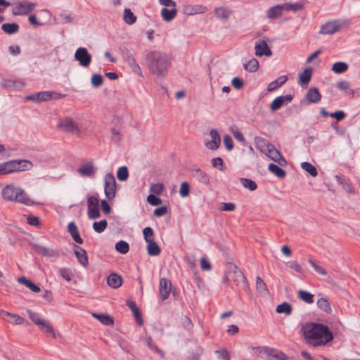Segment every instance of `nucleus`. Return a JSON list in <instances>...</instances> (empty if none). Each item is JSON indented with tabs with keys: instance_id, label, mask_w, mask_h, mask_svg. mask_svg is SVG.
Masks as SVG:
<instances>
[{
	"instance_id": "obj_24",
	"label": "nucleus",
	"mask_w": 360,
	"mask_h": 360,
	"mask_svg": "<svg viewBox=\"0 0 360 360\" xmlns=\"http://www.w3.org/2000/svg\"><path fill=\"white\" fill-rule=\"evenodd\" d=\"M177 14V9L176 7L172 8V9H168L167 8H162L161 9V16L165 22H170L173 19L175 18Z\"/></svg>"
},
{
	"instance_id": "obj_26",
	"label": "nucleus",
	"mask_w": 360,
	"mask_h": 360,
	"mask_svg": "<svg viewBox=\"0 0 360 360\" xmlns=\"http://www.w3.org/2000/svg\"><path fill=\"white\" fill-rule=\"evenodd\" d=\"M34 249L37 254L41 255L45 257H55L56 255V250L46 248L40 245H34Z\"/></svg>"
},
{
	"instance_id": "obj_38",
	"label": "nucleus",
	"mask_w": 360,
	"mask_h": 360,
	"mask_svg": "<svg viewBox=\"0 0 360 360\" xmlns=\"http://www.w3.org/2000/svg\"><path fill=\"white\" fill-rule=\"evenodd\" d=\"M268 169L280 179H283L286 175V172L284 169L274 163L269 165Z\"/></svg>"
},
{
	"instance_id": "obj_56",
	"label": "nucleus",
	"mask_w": 360,
	"mask_h": 360,
	"mask_svg": "<svg viewBox=\"0 0 360 360\" xmlns=\"http://www.w3.org/2000/svg\"><path fill=\"white\" fill-rule=\"evenodd\" d=\"M308 262L316 273L322 276L327 274V271L323 267L317 264L313 259L310 258L308 259Z\"/></svg>"
},
{
	"instance_id": "obj_54",
	"label": "nucleus",
	"mask_w": 360,
	"mask_h": 360,
	"mask_svg": "<svg viewBox=\"0 0 360 360\" xmlns=\"http://www.w3.org/2000/svg\"><path fill=\"white\" fill-rule=\"evenodd\" d=\"M129 176L128 169L125 166L120 167L117 172V177L120 181H125Z\"/></svg>"
},
{
	"instance_id": "obj_16",
	"label": "nucleus",
	"mask_w": 360,
	"mask_h": 360,
	"mask_svg": "<svg viewBox=\"0 0 360 360\" xmlns=\"http://www.w3.org/2000/svg\"><path fill=\"white\" fill-rule=\"evenodd\" d=\"M19 187H15L13 185L6 186L2 191V196L6 200L15 201L18 196Z\"/></svg>"
},
{
	"instance_id": "obj_63",
	"label": "nucleus",
	"mask_w": 360,
	"mask_h": 360,
	"mask_svg": "<svg viewBox=\"0 0 360 360\" xmlns=\"http://www.w3.org/2000/svg\"><path fill=\"white\" fill-rule=\"evenodd\" d=\"M147 201L148 203L153 206H157L162 204V200L153 194H150L147 197Z\"/></svg>"
},
{
	"instance_id": "obj_39",
	"label": "nucleus",
	"mask_w": 360,
	"mask_h": 360,
	"mask_svg": "<svg viewBox=\"0 0 360 360\" xmlns=\"http://www.w3.org/2000/svg\"><path fill=\"white\" fill-rule=\"evenodd\" d=\"M148 254L150 256H158L161 252V249L158 244L155 241L147 243Z\"/></svg>"
},
{
	"instance_id": "obj_4",
	"label": "nucleus",
	"mask_w": 360,
	"mask_h": 360,
	"mask_svg": "<svg viewBox=\"0 0 360 360\" xmlns=\"http://www.w3.org/2000/svg\"><path fill=\"white\" fill-rule=\"evenodd\" d=\"M252 349L259 354H264L266 355V359L267 360H271L273 359L278 360H288V356L285 353L276 349L269 347H254Z\"/></svg>"
},
{
	"instance_id": "obj_18",
	"label": "nucleus",
	"mask_w": 360,
	"mask_h": 360,
	"mask_svg": "<svg viewBox=\"0 0 360 360\" xmlns=\"http://www.w3.org/2000/svg\"><path fill=\"white\" fill-rule=\"evenodd\" d=\"M255 143L258 150L262 153H265L269 148H274V145L268 140L261 136L255 137Z\"/></svg>"
},
{
	"instance_id": "obj_35",
	"label": "nucleus",
	"mask_w": 360,
	"mask_h": 360,
	"mask_svg": "<svg viewBox=\"0 0 360 360\" xmlns=\"http://www.w3.org/2000/svg\"><path fill=\"white\" fill-rule=\"evenodd\" d=\"M256 289L257 291L262 296H265L269 293L266 284L259 276H257L256 278Z\"/></svg>"
},
{
	"instance_id": "obj_21",
	"label": "nucleus",
	"mask_w": 360,
	"mask_h": 360,
	"mask_svg": "<svg viewBox=\"0 0 360 360\" xmlns=\"http://www.w3.org/2000/svg\"><path fill=\"white\" fill-rule=\"evenodd\" d=\"M15 172L30 170L32 168L33 164L28 160H14Z\"/></svg>"
},
{
	"instance_id": "obj_51",
	"label": "nucleus",
	"mask_w": 360,
	"mask_h": 360,
	"mask_svg": "<svg viewBox=\"0 0 360 360\" xmlns=\"http://www.w3.org/2000/svg\"><path fill=\"white\" fill-rule=\"evenodd\" d=\"M115 250L121 254H126L129 250V245L126 241L120 240L115 244Z\"/></svg>"
},
{
	"instance_id": "obj_43",
	"label": "nucleus",
	"mask_w": 360,
	"mask_h": 360,
	"mask_svg": "<svg viewBox=\"0 0 360 360\" xmlns=\"http://www.w3.org/2000/svg\"><path fill=\"white\" fill-rule=\"evenodd\" d=\"M146 344L148 347L151 349L155 351L158 354H159L162 358H165V354L163 350L160 349L154 342L150 336L147 337L146 339Z\"/></svg>"
},
{
	"instance_id": "obj_6",
	"label": "nucleus",
	"mask_w": 360,
	"mask_h": 360,
	"mask_svg": "<svg viewBox=\"0 0 360 360\" xmlns=\"http://www.w3.org/2000/svg\"><path fill=\"white\" fill-rule=\"evenodd\" d=\"M37 4L32 2L21 1L15 3L12 10V14L16 15H26L33 11Z\"/></svg>"
},
{
	"instance_id": "obj_52",
	"label": "nucleus",
	"mask_w": 360,
	"mask_h": 360,
	"mask_svg": "<svg viewBox=\"0 0 360 360\" xmlns=\"http://www.w3.org/2000/svg\"><path fill=\"white\" fill-rule=\"evenodd\" d=\"M143 234L146 243L154 240V232L151 227H146L143 230Z\"/></svg>"
},
{
	"instance_id": "obj_13",
	"label": "nucleus",
	"mask_w": 360,
	"mask_h": 360,
	"mask_svg": "<svg viewBox=\"0 0 360 360\" xmlns=\"http://www.w3.org/2000/svg\"><path fill=\"white\" fill-rule=\"evenodd\" d=\"M73 250L78 262L83 266L87 267L89 265V259L86 250L77 245H73Z\"/></svg>"
},
{
	"instance_id": "obj_11",
	"label": "nucleus",
	"mask_w": 360,
	"mask_h": 360,
	"mask_svg": "<svg viewBox=\"0 0 360 360\" xmlns=\"http://www.w3.org/2000/svg\"><path fill=\"white\" fill-rule=\"evenodd\" d=\"M124 58L134 72L139 76H142V71L140 66L136 63L135 58L129 50H126L125 53H124Z\"/></svg>"
},
{
	"instance_id": "obj_15",
	"label": "nucleus",
	"mask_w": 360,
	"mask_h": 360,
	"mask_svg": "<svg viewBox=\"0 0 360 360\" xmlns=\"http://www.w3.org/2000/svg\"><path fill=\"white\" fill-rule=\"evenodd\" d=\"M210 135L212 140L205 143L206 147L210 150H217L221 144V139L219 132L216 129H211Z\"/></svg>"
},
{
	"instance_id": "obj_59",
	"label": "nucleus",
	"mask_w": 360,
	"mask_h": 360,
	"mask_svg": "<svg viewBox=\"0 0 360 360\" xmlns=\"http://www.w3.org/2000/svg\"><path fill=\"white\" fill-rule=\"evenodd\" d=\"M91 84L94 87H99L101 86L103 83V78L102 75L98 74H94L91 77Z\"/></svg>"
},
{
	"instance_id": "obj_33",
	"label": "nucleus",
	"mask_w": 360,
	"mask_h": 360,
	"mask_svg": "<svg viewBox=\"0 0 360 360\" xmlns=\"http://www.w3.org/2000/svg\"><path fill=\"white\" fill-rule=\"evenodd\" d=\"M18 283L25 285L27 288L30 289L34 292H40V288L33 283L32 281L27 279L25 276H21L18 279Z\"/></svg>"
},
{
	"instance_id": "obj_8",
	"label": "nucleus",
	"mask_w": 360,
	"mask_h": 360,
	"mask_svg": "<svg viewBox=\"0 0 360 360\" xmlns=\"http://www.w3.org/2000/svg\"><path fill=\"white\" fill-rule=\"evenodd\" d=\"M75 58L81 66L86 68L91 63L92 57L86 48L79 47L75 53Z\"/></svg>"
},
{
	"instance_id": "obj_12",
	"label": "nucleus",
	"mask_w": 360,
	"mask_h": 360,
	"mask_svg": "<svg viewBox=\"0 0 360 360\" xmlns=\"http://www.w3.org/2000/svg\"><path fill=\"white\" fill-rule=\"evenodd\" d=\"M255 49V55L259 57L263 56H271L272 55L271 50L269 47L267 43L264 40L256 41Z\"/></svg>"
},
{
	"instance_id": "obj_37",
	"label": "nucleus",
	"mask_w": 360,
	"mask_h": 360,
	"mask_svg": "<svg viewBox=\"0 0 360 360\" xmlns=\"http://www.w3.org/2000/svg\"><path fill=\"white\" fill-rule=\"evenodd\" d=\"M20 27L18 23H4L1 25V30L8 34H13L18 32Z\"/></svg>"
},
{
	"instance_id": "obj_44",
	"label": "nucleus",
	"mask_w": 360,
	"mask_h": 360,
	"mask_svg": "<svg viewBox=\"0 0 360 360\" xmlns=\"http://www.w3.org/2000/svg\"><path fill=\"white\" fill-rule=\"evenodd\" d=\"M318 307L323 311L330 314L332 311L330 303L326 298H320L317 301Z\"/></svg>"
},
{
	"instance_id": "obj_22",
	"label": "nucleus",
	"mask_w": 360,
	"mask_h": 360,
	"mask_svg": "<svg viewBox=\"0 0 360 360\" xmlns=\"http://www.w3.org/2000/svg\"><path fill=\"white\" fill-rule=\"evenodd\" d=\"M337 182L342 186V188L349 193H354L355 190L349 180L344 176H335Z\"/></svg>"
},
{
	"instance_id": "obj_7",
	"label": "nucleus",
	"mask_w": 360,
	"mask_h": 360,
	"mask_svg": "<svg viewBox=\"0 0 360 360\" xmlns=\"http://www.w3.org/2000/svg\"><path fill=\"white\" fill-rule=\"evenodd\" d=\"M57 127L61 131L67 133L76 132L79 134L80 132L77 123L70 117H65L60 120Z\"/></svg>"
},
{
	"instance_id": "obj_3",
	"label": "nucleus",
	"mask_w": 360,
	"mask_h": 360,
	"mask_svg": "<svg viewBox=\"0 0 360 360\" xmlns=\"http://www.w3.org/2000/svg\"><path fill=\"white\" fill-rule=\"evenodd\" d=\"M65 96V94L58 93L53 91H43L40 92H36L25 96L26 101H30L34 103H39L41 102L49 101L51 100H58L63 98Z\"/></svg>"
},
{
	"instance_id": "obj_14",
	"label": "nucleus",
	"mask_w": 360,
	"mask_h": 360,
	"mask_svg": "<svg viewBox=\"0 0 360 360\" xmlns=\"http://www.w3.org/2000/svg\"><path fill=\"white\" fill-rule=\"evenodd\" d=\"M0 316L4 320L11 323L20 325L24 322V319L20 316L15 314H11L3 309L0 310Z\"/></svg>"
},
{
	"instance_id": "obj_2",
	"label": "nucleus",
	"mask_w": 360,
	"mask_h": 360,
	"mask_svg": "<svg viewBox=\"0 0 360 360\" xmlns=\"http://www.w3.org/2000/svg\"><path fill=\"white\" fill-rule=\"evenodd\" d=\"M148 70L158 77L164 78L167 75L169 68L172 64V55L160 51H150L145 58Z\"/></svg>"
},
{
	"instance_id": "obj_62",
	"label": "nucleus",
	"mask_w": 360,
	"mask_h": 360,
	"mask_svg": "<svg viewBox=\"0 0 360 360\" xmlns=\"http://www.w3.org/2000/svg\"><path fill=\"white\" fill-rule=\"evenodd\" d=\"M264 154L274 161L281 155V153L274 146V148H269Z\"/></svg>"
},
{
	"instance_id": "obj_64",
	"label": "nucleus",
	"mask_w": 360,
	"mask_h": 360,
	"mask_svg": "<svg viewBox=\"0 0 360 360\" xmlns=\"http://www.w3.org/2000/svg\"><path fill=\"white\" fill-rule=\"evenodd\" d=\"M231 84L235 89H240L244 86L245 83L242 79H240L238 77H236L232 79Z\"/></svg>"
},
{
	"instance_id": "obj_55",
	"label": "nucleus",
	"mask_w": 360,
	"mask_h": 360,
	"mask_svg": "<svg viewBox=\"0 0 360 360\" xmlns=\"http://www.w3.org/2000/svg\"><path fill=\"white\" fill-rule=\"evenodd\" d=\"M284 104L282 96L276 97L271 103L270 108L272 111L279 110Z\"/></svg>"
},
{
	"instance_id": "obj_61",
	"label": "nucleus",
	"mask_w": 360,
	"mask_h": 360,
	"mask_svg": "<svg viewBox=\"0 0 360 360\" xmlns=\"http://www.w3.org/2000/svg\"><path fill=\"white\" fill-rule=\"evenodd\" d=\"M164 189V185L161 183L153 184L150 186V192L154 193L156 195H160Z\"/></svg>"
},
{
	"instance_id": "obj_31",
	"label": "nucleus",
	"mask_w": 360,
	"mask_h": 360,
	"mask_svg": "<svg viewBox=\"0 0 360 360\" xmlns=\"http://www.w3.org/2000/svg\"><path fill=\"white\" fill-rule=\"evenodd\" d=\"M283 7L281 4L269 8L266 11V15L269 19H276L282 15Z\"/></svg>"
},
{
	"instance_id": "obj_29",
	"label": "nucleus",
	"mask_w": 360,
	"mask_h": 360,
	"mask_svg": "<svg viewBox=\"0 0 360 360\" xmlns=\"http://www.w3.org/2000/svg\"><path fill=\"white\" fill-rule=\"evenodd\" d=\"M92 315L105 326H111L114 323L113 318L108 314L103 313H93Z\"/></svg>"
},
{
	"instance_id": "obj_5",
	"label": "nucleus",
	"mask_w": 360,
	"mask_h": 360,
	"mask_svg": "<svg viewBox=\"0 0 360 360\" xmlns=\"http://www.w3.org/2000/svg\"><path fill=\"white\" fill-rule=\"evenodd\" d=\"M104 193L108 200L113 199L116 195L117 184L112 173H108L105 176Z\"/></svg>"
},
{
	"instance_id": "obj_46",
	"label": "nucleus",
	"mask_w": 360,
	"mask_h": 360,
	"mask_svg": "<svg viewBox=\"0 0 360 360\" xmlns=\"http://www.w3.org/2000/svg\"><path fill=\"white\" fill-rule=\"evenodd\" d=\"M259 62L256 58L250 59L247 63L244 64L245 70L250 72H255L258 70Z\"/></svg>"
},
{
	"instance_id": "obj_20",
	"label": "nucleus",
	"mask_w": 360,
	"mask_h": 360,
	"mask_svg": "<svg viewBox=\"0 0 360 360\" xmlns=\"http://www.w3.org/2000/svg\"><path fill=\"white\" fill-rule=\"evenodd\" d=\"M68 231L75 243L78 244L83 243V239L82 238L78 228L74 221H71L68 224Z\"/></svg>"
},
{
	"instance_id": "obj_36",
	"label": "nucleus",
	"mask_w": 360,
	"mask_h": 360,
	"mask_svg": "<svg viewBox=\"0 0 360 360\" xmlns=\"http://www.w3.org/2000/svg\"><path fill=\"white\" fill-rule=\"evenodd\" d=\"M283 7V10L286 11H292L293 12H297L298 11L302 10L304 8V4L300 2L291 3L288 2L281 4Z\"/></svg>"
},
{
	"instance_id": "obj_50",
	"label": "nucleus",
	"mask_w": 360,
	"mask_h": 360,
	"mask_svg": "<svg viewBox=\"0 0 360 360\" xmlns=\"http://www.w3.org/2000/svg\"><path fill=\"white\" fill-rule=\"evenodd\" d=\"M240 183L245 188H248L251 191H255L257 188V184L252 179L241 178Z\"/></svg>"
},
{
	"instance_id": "obj_47",
	"label": "nucleus",
	"mask_w": 360,
	"mask_h": 360,
	"mask_svg": "<svg viewBox=\"0 0 360 360\" xmlns=\"http://www.w3.org/2000/svg\"><path fill=\"white\" fill-rule=\"evenodd\" d=\"M108 226V221L106 219H103L99 221H94L92 227L94 230L98 233L103 232Z\"/></svg>"
},
{
	"instance_id": "obj_30",
	"label": "nucleus",
	"mask_w": 360,
	"mask_h": 360,
	"mask_svg": "<svg viewBox=\"0 0 360 360\" xmlns=\"http://www.w3.org/2000/svg\"><path fill=\"white\" fill-rule=\"evenodd\" d=\"M232 11L226 7H217L214 9V14L217 18L226 20L231 15Z\"/></svg>"
},
{
	"instance_id": "obj_19",
	"label": "nucleus",
	"mask_w": 360,
	"mask_h": 360,
	"mask_svg": "<svg viewBox=\"0 0 360 360\" xmlns=\"http://www.w3.org/2000/svg\"><path fill=\"white\" fill-rule=\"evenodd\" d=\"M191 174L193 177L203 184H208L210 183L209 176L201 169L198 167H194L191 169Z\"/></svg>"
},
{
	"instance_id": "obj_9",
	"label": "nucleus",
	"mask_w": 360,
	"mask_h": 360,
	"mask_svg": "<svg viewBox=\"0 0 360 360\" xmlns=\"http://www.w3.org/2000/svg\"><path fill=\"white\" fill-rule=\"evenodd\" d=\"M345 25V22L341 20L330 21L321 26L320 33L323 34H332L339 31Z\"/></svg>"
},
{
	"instance_id": "obj_1",
	"label": "nucleus",
	"mask_w": 360,
	"mask_h": 360,
	"mask_svg": "<svg viewBox=\"0 0 360 360\" xmlns=\"http://www.w3.org/2000/svg\"><path fill=\"white\" fill-rule=\"evenodd\" d=\"M302 330L307 342L314 347L326 345L333 340L329 328L322 323H307L302 326Z\"/></svg>"
},
{
	"instance_id": "obj_49",
	"label": "nucleus",
	"mask_w": 360,
	"mask_h": 360,
	"mask_svg": "<svg viewBox=\"0 0 360 360\" xmlns=\"http://www.w3.org/2000/svg\"><path fill=\"white\" fill-rule=\"evenodd\" d=\"M301 167L312 176H316L318 175L316 168L308 162H302L301 164Z\"/></svg>"
},
{
	"instance_id": "obj_32",
	"label": "nucleus",
	"mask_w": 360,
	"mask_h": 360,
	"mask_svg": "<svg viewBox=\"0 0 360 360\" xmlns=\"http://www.w3.org/2000/svg\"><path fill=\"white\" fill-rule=\"evenodd\" d=\"M312 75V70L310 68H306L299 77L298 83L301 86L307 85L311 80Z\"/></svg>"
},
{
	"instance_id": "obj_53",
	"label": "nucleus",
	"mask_w": 360,
	"mask_h": 360,
	"mask_svg": "<svg viewBox=\"0 0 360 360\" xmlns=\"http://www.w3.org/2000/svg\"><path fill=\"white\" fill-rule=\"evenodd\" d=\"M27 314L30 319L38 326H41L45 321L44 319H41L38 314L33 312L31 310H27Z\"/></svg>"
},
{
	"instance_id": "obj_27",
	"label": "nucleus",
	"mask_w": 360,
	"mask_h": 360,
	"mask_svg": "<svg viewBox=\"0 0 360 360\" xmlns=\"http://www.w3.org/2000/svg\"><path fill=\"white\" fill-rule=\"evenodd\" d=\"M78 172L82 176H91L95 172V169L92 162H88L81 165Z\"/></svg>"
},
{
	"instance_id": "obj_58",
	"label": "nucleus",
	"mask_w": 360,
	"mask_h": 360,
	"mask_svg": "<svg viewBox=\"0 0 360 360\" xmlns=\"http://www.w3.org/2000/svg\"><path fill=\"white\" fill-rule=\"evenodd\" d=\"M190 193V185L188 182L184 181L181 184L179 194L182 198L187 197Z\"/></svg>"
},
{
	"instance_id": "obj_41",
	"label": "nucleus",
	"mask_w": 360,
	"mask_h": 360,
	"mask_svg": "<svg viewBox=\"0 0 360 360\" xmlns=\"http://www.w3.org/2000/svg\"><path fill=\"white\" fill-rule=\"evenodd\" d=\"M124 21L128 25H133L136 21V16L129 8H125L123 15Z\"/></svg>"
},
{
	"instance_id": "obj_23",
	"label": "nucleus",
	"mask_w": 360,
	"mask_h": 360,
	"mask_svg": "<svg viewBox=\"0 0 360 360\" xmlns=\"http://www.w3.org/2000/svg\"><path fill=\"white\" fill-rule=\"evenodd\" d=\"M14 160L0 164V175H6L15 172Z\"/></svg>"
},
{
	"instance_id": "obj_42",
	"label": "nucleus",
	"mask_w": 360,
	"mask_h": 360,
	"mask_svg": "<svg viewBox=\"0 0 360 360\" xmlns=\"http://www.w3.org/2000/svg\"><path fill=\"white\" fill-rule=\"evenodd\" d=\"M292 308L290 304L288 302H283L276 307V311L278 314H285L290 315L292 313Z\"/></svg>"
},
{
	"instance_id": "obj_34",
	"label": "nucleus",
	"mask_w": 360,
	"mask_h": 360,
	"mask_svg": "<svg viewBox=\"0 0 360 360\" xmlns=\"http://www.w3.org/2000/svg\"><path fill=\"white\" fill-rule=\"evenodd\" d=\"M288 80V77L285 75L281 76L276 80L271 82L267 87L269 91H273L281 86Z\"/></svg>"
},
{
	"instance_id": "obj_40",
	"label": "nucleus",
	"mask_w": 360,
	"mask_h": 360,
	"mask_svg": "<svg viewBox=\"0 0 360 360\" xmlns=\"http://www.w3.org/2000/svg\"><path fill=\"white\" fill-rule=\"evenodd\" d=\"M348 65L345 62H336L335 63L332 68L331 70L334 72L336 74H342L343 72H345L348 70Z\"/></svg>"
},
{
	"instance_id": "obj_10",
	"label": "nucleus",
	"mask_w": 360,
	"mask_h": 360,
	"mask_svg": "<svg viewBox=\"0 0 360 360\" xmlns=\"http://www.w3.org/2000/svg\"><path fill=\"white\" fill-rule=\"evenodd\" d=\"M172 282L169 279L166 278H161L160 279L159 294L162 301L167 300L171 292Z\"/></svg>"
},
{
	"instance_id": "obj_48",
	"label": "nucleus",
	"mask_w": 360,
	"mask_h": 360,
	"mask_svg": "<svg viewBox=\"0 0 360 360\" xmlns=\"http://www.w3.org/2000/svg\"><path fill=\"white\" fill-rule=\"evenodd\" d=\"M39 327L40 330L43 333L50 335L53 338L56 336L54 329L49 321L45 320Z\"/></svg>"
},
{
	"instance_id": "obj_60",
	"label": "nucleus",
	"mask_w": 360,
	"mask_h": 360,
	"mask_svg": "<svg viewBox=\"0 0 360 360\" xmlns=\"http://www.w3.org/2000/svg\"><path fill=\"white\" fill-rule=\"evenodd\" d=\"M88 209L99 207V201L97 197L91 195L87 198Z\"/></svg>"
},
{
	"instance_id": "obj_57",
	"label": "nucleus",
	"mask_w": 360,
	"mask_h": 360,
	"mask_svg": "<svg viewBox=\"0 0 360 360\" xmlns=\"http://www.w3.org/2000/svg\"><path fill=\"white\" fill-rule=\"evenodd\" d=\"M336 86L341 91H344L345 92L348 91L350 94H354V91L349 89V83L347 81L343 80L338 82L336 84Z\"/></svg>"
},
{
	"instance_id": "obj_28",
	"label": "nucleus",
	"mask_w": 360,
	"mask_h": 360,
	"mask_svg": "<svg viewBox=\"0 0 360 360\" xmlns=\"http://www.w3.org/2000/svg\"><path fill=\"white\" fill-rule=\"evenodd\" d=\"M107 283L112 288H118L122 283V278L116 274H111L107 278Z\"/></svg>"
},
{
	"instance_id": "obj_17",
	"label": "nucleus",
	"mask_w": 360,
	"mask_h": 360,
	"mask_svg": "<svg viewBox=\"0 0 360 360\" xmlns=\"http://www.w3.org/2000/svg\"><path fill=\"white\" fill-rule=\"evenodd\" d=\"M305 98L309 104L318 103L321 100V94L316 87H311L307 92Z\"/></svg>"
},
{
	"instance_id": "obj_25",
	"label": "nucleus",
	"mask_w": 360,
	"mask_h": 360,
	"mask_svg": "<svg viewBox=\"0 0 360 360\" xmlns=\"http://www.w3.org/2000/svg\"><path fill=\"white\" fill-rule=\"evenodd\" d=\"M15 202L22 203L27 206L33 205L34 202L30 198L28 195L25 192L24 190L19 188L18 196L15 198Z\"/></svg>"
},
{
	"instance_id": "obj_45",
	"label": "nucleus",
	"mask_w": 360,
	"mask_h": 360,
	"mask_svg": "<svg viewBox=\"0 0 360 360\" xmlns=\"http://www.w3.org/2000/svg\"><path fill=\"white\" fill-rule=\"evenodd\" d=\"M297 294L298 297L306 303L312 304L314 302V295L311 293L300 290L298 291Z\"/></svg>"
}]
</instances>
